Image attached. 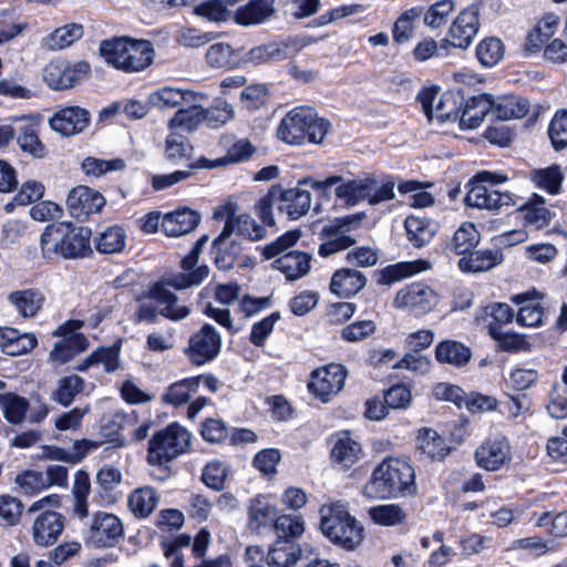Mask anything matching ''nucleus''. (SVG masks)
I'll return each instance as SVG.
<instances>
[{
    "instance_id": "nucleus-1",
    "label": "nucleus",
    "mask_w": 567,
    "mask_h": 567,
    "mask_svg": "<svg viewBox=\"0 0 567 567\" xmlns=\"http://www.w3.org/2000/svg\"><path fill=\"white\" fill-rule=\"evenodd\" d=\"M301 184L310 185L316 190L326 192L336 186L334 195L347 206H355L362 202L378 205L394 198V182L379 181L373 175L353 177L352 174H333L323 181L305 178Z\"/></svg>"
},
{
    "instance_id": "nucleus-2",
    "label": "nucleus",
    "mask_w": 567,
    "mask_h": 567,
    "mask_svg": "<svg viewBox=\"0 0 567 567\" xmlns=\"http://www.w3.org/2000/svg\"><path fill=\"white\" fill-rule=\"evenodd\" d=\"M199 252L192 251L182 259V268L185 272L167 280L165 284H156L150 291L152 299L163 306L161 315L171 320H181L188 316L189 309L186 306L177 305V297L167 289L171 286L174 289H186L194 285H199L209 274L207 266H195L198 261Z\"/></svg>"
},
{
    "instance_id": "nucleus-3",
    "label": "nucleus",
    "mask_w": 567,
    "mask_h": 567,
    "mask_svg": "<svg viewBox=\"0 0 567 567\" xmlns=\"http://www.w3.org/2000/svg\"><path fill=\"white\" fill-rule=\"evenodd\" d=\"M415 489L412 466L400 458L389 457L379 464L363 487L369 498H389L412 494Z\"/></svg>"
},
{
    "instance_id": "nucleus-4",
    "label": "nucleus",
    "mask_w": 567,
    "mask_h": 567,
    "mask_svg": "<svg viewBox=\"0 0 567 567\" xmlns=\"http://www.w3.org/2000/svg\"><path fill=\"white\" fill-rule=\"evenodd\" d=\"M99 51L109 65L125 73L144 71L155 58V51L150 41L127 37L103 40Z\"/></svg>"
},
{
    "instance_id": "nucleus-5",
    "label": "nucleus",
    "mask_w": 567,
    "mask_h": 567,
    "mask_svg": "<svg viewBox=\"0 0 567 567\" xmlns=\"http://www.w3.org/2000/svg\"><path fill=\"white\" fill-rule=\"evenodd\" d=\"M319 514L321 532L331 543L346 550H354L362 544L364 528L342 503L324 504Z\"/></svg>"
},
{
    "instance_id": "nucleus-6",
    "label": "nucleus",
    "mask_w": 567,
    "mask_h": 567,
    "mask_svg": "<svg viewBox=\"0 0 567 567\" xmlns=\"http://www.w3.org/2000/svg\"><path fill=\"white\" fill-rule=\"evenodd\" d=\"M299 238L300 233L298 230L287 231L262 249L266 259L276 258L272 266L280 270L288 280H297L306 276L311 268V256L309 254L297 250L285 254Z\"/></svg>"
},
{
    "instance_id": "nucleus-7",
    "label": "nucleus",
    "mask_w": 567,
    "mask_h": 567,
    "mask_svg": "<svg viewBox=\"0 0 567 567\" xmlns=\"http://www.w3.org/2000/svg\"><path fill=\"white\" fill-rule=\"evenodd\" d=\"M507 181V176L487 171L476 174L470 182V189L465 196V204L480 209L495 210L503 206H514L511 193H502L494 187Z\"/></svg>"
},
{
    "instance_id": "nucleus-8",
    "label": "nucleus",
    "mask_w": 567,
    "mask_h": 567,
    "mask_svg": "<svg viewBox=\"0 0 567 567\" xmlns=\"http://www.w3.org/2000/svg\"><path fill=\"white\" fill-rule=\"evenodd\" d=\"M189 444L190 433L178 424H171L151 439L147 461L152 465L163 466L186 452Z\"/></svg>"
},
{
    "instance_id": "nucleus-9",
    "label": "nucleus",
    "mask_w": 567,
    "mask_h": 567,
    "mask_svg": "<svg viewBox=\"0 0 567 567\" xmlns=\"http://www.w3.org/2000/svg\"><path fill=\"white\" fill-rule=\"evenodd\" d=\"M365 215L354 214L342 218H337L329 225L324 226L322 233L328 237L327 241L320 245L319 255L329 257L338 251L351 247L355 239L350 235L352 230L358 228Z\"/></svg>"
},
{
    "instance_id": "nucleus-10",
    "label": "nucleus",
    "mask_w": 567,
    "mask_h": 567,
    "mask_svg": "<svg viewBox=\"0 0 567 567\" xmlns=\"http://www.w3.org/2000/svg\"><path fill=\"white\" fill-rule=\"evenodd\" d=\"M234 116L235 111L231 104L221 101L206 112L198 109H181L169 120L168 126L171 128H181L182 131L190 132L203 118H207L210 123L218 125L229 122Z\"/></svg>"
},
{
    "instance_id": "nucleus-11",
    "label": "nucleus",
    "mask_w": 567,
    "mask_h": 567,
    "mask_svg": "<svg viewBox=\"0 0 567 567\" xmlns=\"http://www.w3.org/2000/svg\"><path fill=\"white\" fill-rule=\"evenodd\" d=\"M123 536L124 527L121 519L104 512L96 513L93 523L84 532L85 542L100 548L114 546Z\"/></svg>"
},
{
    "instance_id": "nucleus-12",
    "label": "nucleus",
    "mask_w": 567,
    "mask_h": 567,
    "mask_svg": "<svg viewBox=\"0 0 567 567\" xmlns=\"http://www.w3.org/2000/svg\"><path fill=\"white\" fill-rule=\"evenodd\" d=\"M44 259L56 261L71 258V223L49 224L40 237Z\"/></svg>"
},
{
    "instance_id": "nucleus-13",
    "label": "nucleus",
    "mask_w": 567,
    "mask_h": 567,
    "mask_svg": "<svg viewBox=\"0 0 567 567\" xmlns=\"http://www.w3.org/2000/svg\"><path fill=\"white\" fill-rule=\"evenodd\" d=\"M214 219L225 221L221 233L213 240V247L217 250L215 264L221 270H229L234 267L237 257L241 252L240 245L235 240L229 244L226 243L231 234H234V220L227 208L216 209Z\"/></svg>"
},
{
    "instance_id": "nucleus-14",
    "label": "nucleus",
    "mask_w": 567,
    "mask_h": 567,
    "mask_svg": "<svg viewBox=\"0 0 567 567\" xmlns=\"http://www.w3.org/2000/svg\"><path fill=\"white\" fill-rule=\"evenodd\" d=\"M423 111L430 121H458L463 97L460 93H425L420 96Z\"/></svg>"
},
{
    "instance_id": "nucleus-15",
    "label": "nucleus",
    "mask_w": 567,
    "mask_h": 567,
    "mask_svg": "<svg viewBox=\"0 0 567 567\" xmlns=\"http://www.w3.org/2000/svg\"><path fill=\"white\" fill-rule=\"evenodd\" d=\"M480 29L478 9L471 6L462 10L449 28L445 42L453 48L465 50L475 39Z\"/></svg>"
},
{
    "instance_id": "nucleus-16",
    "label": "nucleus",
    "mask_w": 567,
    "mask_h": 567,
    "mask_svg": "<svg viewBox=\"0 0 567 567\" xmlns=\"http://www.w3.org/2000/svg\"><path fill=\"white\" fill-rule=\"evenodd\" d=\"M346 378L344 367L331 363L315 370L308 386L317 398L326 402L331 395H336L342 390Z\"/></svg>"
},
{
    "instance_id": "nucleus-17",
    "label": "nucleus",
    "mask_w": 567,
    "mask_h": 567,
    "mask_svg": "<svg viewBox=\"0 0 567 567\" xmlns=\"http://www.w3.org/2000/svg\"><path fill=\"white\" fill-rule=\"evenodd\" d=\"M221 339L210 324H204L188 342L187 354L192 363L202 365L213 360L220 351Z\"/></svg>"
},
{
    "instance_id": "nucleus-18",
    "label": "nucleus",
    "mask_w": 567,
    "mask_h": 567,
    "mask_svg": "<svg viewBox=\"0 0 567 567\" xmlns=\"http://www.w3.org/2000/svg\"><path fill=\"white\" fill-rule=\"evenodd\" d=\"M312 121V109L296 107L281 120L277 135L288 144H300L306 140L307 125Z\"/></svg>"
},
{
    "instance_id": "nucleus-19",
    "label": "nucleus",
    "mask_w": 567,
    "mask_h": 567,
    "mask_svg": "<svg viewBox=\"0 0 567 567\" xmlns=\"http://www.w3.org/2000/svg\"><path fill=\"white\" fill-rule=\"evenodd\" d=\"M309 42L290 40L281 43H268L252 48L247 54L245 62L254 65L267 63L270 61H281L295 56Z\"/></svg>"
},
{
    "instance_id": "nucleus-20",
    "label": "nucleus",
    "mask_w": 567,
    "mask_h": 567,
    "mask_svg": "<svg viewBox=\"0 0 567 567\" xmlns=\"http://www.w3.org/2000/svg\"><path fill=\"white\" fill-rule=\"evenodd\" d=\"M220 144L226 148V154L214 161L202 158L199 166L205 168H216L229 164H238L248 161L256 152V147L246 138L235 140L225 135L220 138Z\"/></svg>"
},
{
    "instance_id": "nucleus-21",
    "label": "nucleus",
    "mask_w": 567,
    "mask_h": 567,
    "mask_svg": "<svg viewBox=\"0 0 567 567\" xmlns=\"http://www.w3.org/2000/svg\"><path fill=\"white\" fill-rule=\"evenodd\" d=\"M14 121L27 122L20 127L17 137V143L21 151L34 158H43L47 155V147L38 134V127L43 121L42 115L39 113L25 114L14 117Z\"/></svg>"
},
{
    "instance_id": "nucleus-22",
    "label": "nucleus",
    "mask_w": 567,
    "mask_h": 567,
    "mask_svg": "<svg viewBox=\"0 0 567 567\" xmlns=\"http://www.w3.org/2000/svg\"><path fill=\"white\" fill-rule=\"evenodd\" d=\"M477 464L486 471H497L511 462V446L506 437L489 439L475 452Z\"/></svg>"
},
{
    "instance_id": "nucleus-23",
    "label": "nucleus",
    "mask_w": 567,
    "mask_h": 567,
    "mask_svg": "<svg viewBox=\"0 0 567 567\" xmlns=\"http://www.w3.org/2000/svg\"><path fill=\"white\" fill-rule=\"evenodd\" d=\"M437 301L436 293L423 284H413L401 289L394 299L396 308H409L416 313H424L432 309Z\"/></svg>"
},
{
    "instance_id": "nucleus-24",
    "label": "nucleus",
    "mask_w": 567,
    "mask_h": 567,
    "mask_svg": "<svg viewBox=\"0 0 567 567\" xmlns=\"http://www.w3.org/2000/svg\"><path fill=\"white\" fill-rule=\"evenodd\" d=\"M63 529V516L56 512L47 511L34 519L31 535L35 545L48 547L58 540Z\"/></svg>"
},
{
    "instance_id": "nucleus-25",
    "label": "nucleus",
    "mask_w": 567,
    "mask_h": 567,
    "mask_svg": "<svg viewBox=\"0 0 567 567\" xmlns=\"http://www.w3.org/2000/svg\"><path fill=\"white\" fill-rule=\"evenodd\" d=\"M540 299L542 297L538 296L535 290L514 295L511 298L512 302L520 305L516 316L518 324L525 327H539L544 323L547 316L545 308L540 303Z\"/></svg>"
},
{
    "instance_id": "nucleus-26",
    "label": "nucleus",
    "mask_w": 567,
    "mask_h": 567,
    "mask_svg": "<svg viewBox=\"0 0 567 567\" xmlns=\"http://www.w3.org/2000/svg\"><path fill=\"white\" fill-rule=\"evenodd\" d=\"M278 209L287 214L290 219H298L306 215L311 205V194L299 187L284 189L278 185Z\"/></svg>"
},
{
    "instance_id": "nucleus-27",
    "label": "nucleus",
    "mask_w": 567,
    "mask_h": 567,
    "mask_svg": "<svg viewBox=\"0 0 567 567\" xmlns=\"http://www.w3.org/2000/svg\"><path fill=\"white\" fill-rule=\"evenodd\" d=\"M460 111V126L472 130L483 122L485 116L494 109V97L489 94H481L467 99Z\"/></svg>"
},
{
    "instance_id": "nucleus-28",
    "label": "nucleus",
    "mask_w": 567,
    "mask_h": 567,
    "mask_svg": "<svg viewBox=\"0 0 567 567\" xmlns=\"http://www.w3.org/2000/svg\"><path fill=\"white\" fill-rule=\"evenodd\" d=\"M198 213L181 208L163 216L162 230L166 236L178 237L193 231L199 224Z\"/></svg>"
},
{
    "instance_id": "nucleus-29",
    "label": "nucleus",
    "mask_w": 567,
    "mask_h": 567,
    "mask_svg": "<svg viewBox=\"0 0 567 567\" xmlns=\"http://www.w3.org/2000/svg\"><path fill=\"white\" fill-rule=\"evenodd\" d=\"M38 344L33 333H21L10 327H0V349L8 355L18 357L31 352Z\"/></svg>"
},
{
    "instance_id": "nucleus-30",
    "label": "nucleus",
    "mask_w": 567,
    "mask_h": 567,
    "mask_svg": "<svg viewBox=\"0 0 567 567\" xmlns=\"http://www.w3.org/2000/svg\"><path fill=\"white\" fill-rule=\"evenodd\" d=\"M367 279L364 275L355 269L337 270L330 282V290L340 298H349L358 293L364 286Z\"/></svg>"
},
{
    "instance_id": "nucleus-31",
    "label": "nucleus",
    "mask_w": 567,
    "mask_h": 567,
    "mask_svg": "<svg viewBox=\"0 0 567 567\" xmlns=\"http://www.w3.org/2000/svg\"><path fill=\"white\" fill-rule=\"evenodd\" d=\"M104 205L105 198L97 190L87 186L73 188V217L86 218L91 214L99 213Z\"/></svg>"
},
{
    "instance_id": "nucleus-32",
    "label": "nucleus",
    "mask_w": 567,
    "mask_h": 567,
    "mask_svg": "<svg viewBox=\"0 0 567 567\" xmlns=\"http://www.w3.org/2000/svg\"><path fill=\"white\" fill-rule=\"evenodd\" d=\"M71 320H66L58 327L52 336L61 337L56 341L49 353V363L55 372H60L61 368L71 361Z\"/></svg>"
},
{
    "instance_id": "nucleus-33",
    "label": "nucleus",
    "mask_w": 567,
    "mask_h": 567,
    "mask_svg": "<svg viewBox=\"0 0 567 567\" xmlns=\"http://www.w3.org/2000/svg\"><path fill=\"white\" fill-rule=\"evenodd\" d=\"M423 13V6H415L404 10L393 23V41L398 44L409 42L414 37L415 28Z\"/></svg>"
},
{
    "instance_id": "nucleus-34",
    "label": "nucleus",
    "mask_w": 567,
    "mask_h": 567,
    "mask_svg": "<svg viewBox=\"0 0 567 567\" xmlns=\"http://www.w3.org/2000/svg\"><path fill=\"white\" fill-rule=\"evenodd\" d=\"M301 557V549L289 538H278L268 551V564L272 567H292Z\"/></svg>"
},
{
    "instance_id": "nucleus-35",
    "label": "nucleus",
    "mask_w": 567,
    "mask_h": 567,
    "mask_svg": "<svg viewBox=\"0 0 567 567\" xmlns=\"http://www.w3.org/2000/svg\"><path fill=\"white\" fill-rule=\"evenodd\" d=\"M404 227L409 241L416 248L427 245L437 231V224L430 219L410 216Z\"/></svg>"
},
{
    "instance_id": "nucleus-36",
    "label": "nucleus",
    "mask_w": 567,
    "mask_h": 567,
    "mask_svg": "<svg viewBox=\"0 0 567 567\" xmlns=\"http://www.w3.org/2000/svg\"><path fill=\"white\" fill-rule=\"evenodd\" d=\"M503 260L501 250H476L468 252L467 257L458 260V267L463 271H487Z\"/></svg>"
},
{
    "instance_id": "nucleus-37",
    "label": "nucleus",
    "mask_w": 567,
    "mask_h": 567,
    "mask_svg": "<svg viewBox=\"0 0 567 567\" xmlns=\"http://www.w3.org/2000/svg\"><path fill=\"white\" fill-rule=\"evenodd\" d=\"M471 357L470 348L456 341H442L435 347V359L440 363L462 368L468 363Z\"/></svg>"
},
{
    "instance_id": "nucleus-38",
    "label": "nucleus",
    "mask_w": 567,
    "mask_h": 567,
    "mask_svg": "<svg viewBox=\"0 0 567 567\" xmlns=\"http://www.w3.org/2000/svg\"><path fill=\"white\" fill-rule=\"evenodd\" d=\"M274 2L275 0H251L236 11L235 20L243 25L261 23L274 13Z\"/></svg>"
},
{
    "instance_id": "nucleus-39",
    "label": "nucleus",
    "mask_w": 567,
    "mask_h": 567,
    "mask_svg": "<svg viewBox=\"0 0 567 567\" xmlns=\"http://www.w3.org/2000/svg\"><path fill=\"white\" fill-rule=\"evenodd\" d=\"M241 0H206L193 8V13L210 22H226L231 18L229 7H234Z\"/></svg>"
},
{
    "instance_id": "nucleus-40",
    "label": "nucleus",
    "mask_w": 567,
    "mask_h": 567,
    "mask_svg": "<svg viewBox=\"0 0 567 567\" xmlns=\"http://www.w3.org/2000/svg\"><path fill=\"white\" fill-rule=\"evenodd\" d=\"M496 117L503 121L512 118H522L529 111V103L525 97L515 95H504L494 99V109Z\"/></svg>"
},
{
    "instance_id": "nucleus-41",
    "label": "nucleus",
    "mask_w": 567,
    "mask_h": 567,
    "mask_svg": "<svg viewBox=\"0 0 567 567\" xmlns=\"http://www.w3.org/2000/svg\"><path fill=\"white\" fill-rule=\"evenodd\" d=\"M158 495L150 486L136 488L128 497L131 512L138 517L150 516L156 508Z\"/></svg>"
},
{
    "instance_id": "nucleus-42",
    "label": "nucleus",
    "mask_w": 567,
    "mask_h": 567,
    "mask_svg": "<svg viewBox=\"0 0 567 567\" xmlns=\"http://www.w3.org/2000/svg\"><path fill=\"white\" fill-rule=\"evenodd\" d=\"M360 454V444L353 441L348 434L339 437L331 450L332 460L346 468L351 467L358 462Z\"/></svg>"
},
{
    "instance_id": "nucleus-43",
    "label": "nucleus",
    "mask_w": 567,
    "mask_h": 567,
    "mask_svg": "<svg viewBox=\"0 0 567 567\" xmlns=\"http://www.w3.org/2000/svg\"><path fill=\"white\" fill-rule=\"evenodd\" d=\"M419 449L433 460H443L450 452L444 439L435 430L422 429L417 436Z\"/></svg>"
},
{
    "instance_id": "nucleus-44",
    "label": "nucleus",
    "mask_w": 567,
    "mask_h": 567,
    "mask_svg": "<svg viewBox=\"0 0 567 567\" xmlns=\"http://www.w3.org/2000/svg\"><path fill=\"white\" fill-rule=\"evenodd\" d=\"M520 210L525 212L526 223L536 229L547 226L553 218V214L545 207V199L537 194H534Z\"/></svg>"
},
{
    "instance_id": "nucleus-45",
    "label": "nucleus",
    "mask_w": 567,
    "mask_h": 567,
    "mask_svg": "<svg viewBox=\"0 0 567 567\" xmlns=\"http://www.w3.org/2000/svg\"><path fill=\"white\" fill-rule=\"evenodd\" d=\"M9 300L23 317H33L41 309L44 297L39 290L28 289L10 293Z\"/></svg>"
},
{
    "instance_id": "nucleus-46",
    "label": "nucleus",
    "mask_w": 567,
    "mask_h": 567,
    "mask_svg": "<svg viewBox=\"0 0 567 567\" xmlns=\"http://www.w3.org/2000/svg\"><path fill=\"white\" fill-rule=\"evenodd\" d=\"M0 406L3 416L9 423L19 424L24 417L29 409V402L25 398L12 392L0 393Z\"/></svg>"
},
{
    "instance_id": "nucleus-47",
    "label": "nucleus",
    "mask_w": 567,
    "mask_h": 567,
    "mask_svg": "<svg viewBox=\"0 0 567 567\" xmlns=\"http://www.w3.org/2000/svg\"><path fill=\"white\" fill-rule=\"evenodd\" d=\"M368 514L374 524L386 527L401 525L406 519V513L396 504L370 507Z\"/></svg>"
},
{
    "instance_id": "nucleus-48",
    "label": "nucleus",
    "mask_w": 567,
    "mask_h": 567,
    "mask_svg": "<svg viewBox=\"0 0 567 567\" xmlns=\"http://www.w3.org/2000/svg\"><path fill=\"white\" fill-rule=\"evenodd\" d=\"M277 509L261 497L251 501L249 507V527L259 530L261 527L275 523Z\"/></svg>"
},
{
    "instance_id": "nucleus-49",
    "label": "nucleus",
    "mask_w": 567,
    "mask_h": 567,
    "mask_svg": "<svg viewBox=\"0 0 567 567\" xmlns=\"http://www.w3.org/2000/svg\"><path fill=\"white\" fill-rule=\"evenodd\" d=\"M126 234L120 226H110L96 238V249L102 254L121 252L125 247Z\"/></svg>"
},
{
    "instance_id": "nucleus-50",
    "label": "nucleus",
    "mask_w": 567,
    "mask_h": 567,
    "mask_svg": "<svg viewBox=\"0 0 567 567\" xmlns=\"http://www.w3.org/2000/svg\"><path fill=\"white\" fill-rule=\"evenodd\" d=\"M43 79L53 90L71 86V69L66 61H52L43 70Z\"/></svg>"
},
{
    "instance_id": "nucleus-51",
    "label": "nucleus",
    "mask_w": 567,
    "mask_h": 567,
    "mask_svg": "<svg viewBox=\"0 0 567 567\" xmlns=\"http://www.w3.org/2000/svg\"><path fill=\"white\" fill-rule=\"evenodd\" d=\"M454 0H440L431 4L422 16L423 23L430 29H439L443 27L451 13L455 10Z\"/></svg>"
},
{
    "instance_id": "nucleus-52",
    "label": "nucleus",
    "mask_w": 567,
    "mask_h": 567,
    "mask_svg": "<svg viewBox=\"0 0 567 567\" xmlns=\"http://www.w3.org/2000/svg\"><path fill=\"white\" fill-rule=\"evenodd\" d=\"M199 378L184 379L171 384L163 394L162 400L173 405H181L188 401L192 393L197 391Z\"/></svg>"
},
{
    "instance_id": "nucleus-53",
    "label": "nucleus",
    "mask_w": 567,
    "mask_h": 567,
    "mask_svg": "<svg viewBox=\"0 0 567 567\" xmlns=\"http://www.w3.org/2000/svg\"><path fill=\"white\" fill-rule=\"evenodd\" d=\"M188 94L190 92L166 86L153 92L148 100L153 106L159 110H171L182 106L187 100Z\"/></svg>"
},
{
    "instance_id": "nucleus-54",
    "label": "nucleus",
    "mask_w": 567,
    "mask_h": 567,
    "mask_svg": "<svg viewBox=\"0 0 567 567\" xmlns=\"http://www.w3.org/2000/svg\"><path fill=\"white\" fill-rule=\"evenodd\" d=\"M480 241V233L473 224H463L454 234L452 239V249L456 255H466Z\"/></svg>"
},
{
    "instance_id": "nucleus-55",
    "label": "nucleus",
    "mask_w": 567,
    "mask_h": 567,
    "mask_svg": "<svg viewBox=\"0 0 567 567\" xmlns=\"http://www.w3.org/2000/svg\"><path fill=\"white\" fill-rule=\"evenodd\" d=\"M91 489L89 475L80 471L75 474L73 484V497L74 506L73 513H75L81 519L85 518L89 514L86 496Z\"/></svg>"
},
{
    "instance_id": "nucleus-56",
    "label": "nucleus",
    "mask_w": 567,
    "mask_h": 567,
    "mask_svg": "<svg viewBox=\"0 0 567 567\" xmlns=\"http://www.w3.org/2000/svg\"><path fill=\"white\" fill-rule=\"evenodd\" d=\"M530 179L540 188L546 189L549 194H558L560 190L563 174L558 166H550L545 169H537L530 173Z\"/></svg>"
},
{
    "instance_id": "nucleus-57",
    "label": "nucleus",
    "mask_w": 567,
    "mask_h": 567,
    "mask_svg": "<svg viewBox=\"0 0 567 567\" xmlns=\"http://www.w3.org/2000/svg\"><path fill=\"white\" fill-rule=\"evenodd\" d=\"M504 55V45L497 38H486L476 47V56L484 66L495 65Z\"/></svg>"
},
{
    "instance_id": "nucleus-58",
    "label": "nucleus",
    "mask_w": 567,
    "mask_h": 567,
    "mask_svg": "<svg viewBox=\"0 0 567 567\" xmlns=\"http://www.w3.org/2000/svg\"><path fill=\"white\" fill-rule=\"evenodd\" d=\"M224 208L229 209L234 220V233L246 236L251 240H259L266 237V229L258 225L249 215L235 216L231 206H225Z\"/></svg>"
},
{
    "instance_id": "nucleus-59",
    "label": "nucleus",
    "mask_w": 567,
    "mask_h": 567,
    "mask_svg": "<svg viewBox=\"0 0 567 567\" xmlns=\"http://www.w3.org/2000/svg\"><path fill=\"white\" fill-rule=\"evenodd\" d=\"M126 166L124 159L114 158L110 161L99 159L95 157H86L82 164V171L87 176L100 177L110 172H118Z\"/></svg>"
},
{
    "instance_id": "nucleus-60",
    "label": "nucleus",
    "mask_w": 567,
    "mask_h": 567,
    "mask_svg": "<svg viewBox=\"0 0 567 567\" xmlns=\"http://www.w3.org/2000/svg\"><path fill=\"white\" fill-rule=\"evenodd\" d=\"M206 60L213 68H233L238 61L231 47L221 42L208 48Z\"/></svg>"
},
{
    "instance_id": "nucleus-61",
    "label": "nucleus",
    "mask_w": 567,
    "mask_h": 567,
    "mask_svg": "<svg viewBox=\"0 0 567 567\" xmlns=\"http://www.w3.org/2000/svg\"><path fill=\"white\" fill-rule=\"evenodd\" d=\"M488 332L491 337L499 343L504 351L517 352L523 351L527 347V341L523 336L514 332H502L496 324H488Z\"/></svg>"
},
{
    "instance_id": "nucleus-62",
    "label": "nucleus",
    "mask_w": 567,
    "mask_h": 567,
    "mask_svg": "<svg viewBox=\"0 0 567 567\" xmlns=\"http://www.w3.org/2000/svg\"><path fill=\"white\" fill-rule=\"evenodd\" d=\"M274 527L279 538L298 537L303 534V520L299 515H281L276 517Z\"/></svg>"
},
{
    "instance_id": "nucleus-63",
    "label": "nucleus",
    "mask_w": 567,
    "mask_h": 567,
    "mask_svg": "<svg viewBox=\"0 0 567 567\" xmlns=\"http://www.w3.org/2000/svg\"><path fill=\"white\" fill-rule=\"evenodd\" d=\"M548 135L555 150L559 151L567 145V112H557L548 127Z\"/></svg>"
},
{
    "instance_id": "nucleus-64",
    "label": "nucleus",
    "mask_w": 567,
    "mask_h": 567,
    "mask_svg": "<svg viewBox=\"0 0 567 567\" xmlns=\"http://www.w3.org/2000/svg\"><path fill=\"white\" fill-rule=\"evenodd\" d=\"M547 410L554 419L567 416V388L564 384H554L549 393Z\"/></svg>"
}]
</instances>
